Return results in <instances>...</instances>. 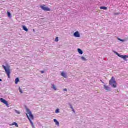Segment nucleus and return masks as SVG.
Instances as JSON below:
<instances>
[{
    "label": "nucleus",
    "mask_w": 128,
    "mask_h": 128,
    "mask_svg": "<svg viewBox=\"0 0 128 128\" xmlns=\"http://www.w3.org/2000/svg\"><path fill=\"white\" fill-rule=\"evenodd\" d=\"M26 110H27L28 114H26V116L28 118L29 120L32 128H34V122H32V120H34V116L32 113V112L30 110V109H27Z\"/></svg>",
    "instance_id": "obj_1"
},
{
    "label": "nucleus",
    "mask_w": 128,
    "mask_h": 128,
    "mask_svg": "<svg viewBox=\"0 0 128 128\" xmlns=\"http://www.w3.org/2000/svg\"><path fill=\"white\" fill-rule=\"evenodd\" d=\"M109 84L114 88H116V86L118 85L116 82V79L114 77H112L111 80H110Z\"/></svg>",
    "instance_id": "obj_2"
},
{
    "label": "nucleus",
    "mask_w": 128,
    "mask_h": 128,
    "mask_svg": "<svg viewBox=\"0 0 128 128\" xmlns=\"http://www.w3.org/2000/svg\"><path fill=\"white\" fill-rule=\"evenodd\" d=\"M8 78H10V66L8 67H6L4 66H2Z\"/></svg>",
    "instance_id": "obj_3"
},
{
    "label": "nucleus",
    "mask_w": 128,
    "mask_h": 128,
    "mask_svg": "<svg viewBox=\"0 0 128 128\" xmlns=\"http://www.w3.org/2000/svg\"><path fill=\"white\" fill-rule=\"evenodd\" d=\"M0 100L1 102H2L3 104H6V106H7L8 108H10V105L8 104V102L6 100L2 98H1L0 99Z\"/></svg>",
    "instance_id": "obj_4"
},
{
    "label": "nucleus",
    "mask_w": 128,
    "mask_h": 128,
    "mask_svg": "<svg viewBox=\"0 0 128 128\" xmlns=\"http://www.w3.org/2000/svg\"><path fill=\"white\" fill-rule=\"evenodd\" d=\"M117 56H119V58H123L124 60H126V58H128V56H122L120 54L118 53L116 54Z\"/></svg>",
    "instance_id": "obj_5"
},
{
    "label": "nucleus",
    "mask_w": 128,
    "mask_h": 128,
    "mask_svg": "<svg viewBox=\"0 0 128 128\" xmlns=\"http://www.w3.org/2000/svg\"><path fill=\"white\" fill-rule=\"evenodd\" d=\"M41 8L44 10V12H50V9L48 7H46V6H40Z\"/></svg>",
    "instance_id": "obj_6"
},
{
    "label": "nucleus",
    "mask_w": 128,
    "mask_h": 128,
    "mask_svg": "<svg viewBox=\"0 0 128 128\" xmlns=\"http://www.w3.org/2000/svg\"><path fill=\"white\" fill-rule=\"evenodd\" d=\"M74 36L75 38H80V33L78 32H76L74 34Z\"/></svg>",
    "instance_id": "obj_7"
},
{
    "label": "nucleus",
    "mask_w": 128,
    "mask_h": 128,
    "mask_svg": "<svg viewBox=\"0 0 128 128\" xmlns=\"http://www.w3.org/2000/svg\"><path fill=\"white\" fill-rule=\"evenodd\" d=\"M104 88L106 90H107V92H110V88L108 86H104Z\"/></svg>",
    "instance_id": "obj_8"
},
{
    "label": "nucleus",
    "mask_w": 128,
    "mask_h": 128,
    "mask_svg": "<svg viewBox=\"0 0 128 128\" xmlns=\"http://www.w3.org/2000/svg\"><path fill=\"white\" fill-rule=\"evenodd\" d=\"M54 122H55L56 126H60V122H58V120L56 119H54Z\"/></svg>",
    "instance_id": "obj_9"
},
{
    "label": "nucleus",
    "mask_w": 128,
    "mask_h": 128,
    "mask_svg": "<svg viewBox=\"0 0 128 128\" xmlns=\"http://www.w3.org/2000/svg\"><path fill=\"white\" fill-rule=\"evenodd\" d=\"M22 28L24 30H25V32H28V28H26V26H22Z\"/></svg>",
    "instance_id": "obj_10"
},
{
    "label": "nucleus",
    "mask_w": 128,
    "mask_h": 128,
    "mask_svg": "<svg viewBox=\"0 0 128 128\" xmlns=\"http://www.w3.org/2000/svg\"><path fill=\"white\" fill-rule=\"evenodd\" d=\"M62 76H63V78H66L67 76H66V74L64 72H62Z\"/></svg>",
    "instance_id": "obj_11"
},
{
    "label": "nucleus",
    "mask_w": 128,
    "mask_h": 128,
    "mask_svg": "<svg viewBox=\"0 0 128 128\" xmlns=\"http://www.w3.org/2000/svg\"><path fill=\"white\" fill-rule=\"evenodd\" d=\"M78 52L80 54H84V52L82 51V50L80 49H78Z\"/></svg>",
    "instance_id": "obj_12"
},
{
    "label": "nucleus",
    "mask_w": 128,
    "mask_h": 128,
    "mask_svg": "<svg viewBox=\"0 0 128 128\" xmlns=\"http://www.w3.org/2000/svg\"><path fill=\"white\" fill-rule=\"evenodd\" d=\"M18 82H20V79L18 78H16L15 80L16 84H18Z\"/></svg>",
    "instance_id": "obj_13"
},
{
    "label": "nucleus",
    "mask_w": 128,
    "mask_h": 128,
    "mask_svg": "<svg viewBox=\"0 0 128 128\" xmlns=\"http://www.w3.org/2000/svg\"><path fill=\"white\" fill-rule=\"evenodd\" d=\"M100 8V10H108V8L104 6H102Z\"/></svg>",
    "instance_id": "obj_14"
},
{
    "label": "nucleus",
    "mask_w": 128,
    "mask_h": 128,
    "mask_svg": "<svg viewBox=\"0 0 128 128\" xmlns=\"http://www.w3.org/2000/svg\"><path fill=\"white\" fill-rule=\"evenodd\" d=\"M11 126H15L16 128H18V125L16 122H14Z\"/></svg>",
    "instance_id": "obj_15"
},
{
    "label": "nucleus",
    "mask_w": 128,
    "mask_h": 128,
    "mask_svg": "<svg viewBox=\"0 0 128 128\" xmlns=\"http://www.w3.org/2000/svg\"><path fill=\"white\" fill-rule=\"evenodd\" d=\"M8 16L9 18H12V14L10 12H8Z\"/></svg>",
    "instance_id": "obj_16"
},
{
    "label": "nucleus",
    "mask_w": 128,
    "mask_h": 128,
    "mask_svg": "<svg viewBox=\"0 0 128 128\" xmlns=\"http://www.w3.org/2000/svg\"><path fill=\"white\" fill-rule=\"evenodd\" d=\"M52 86H53V89L54 90H57L56 87V86H54V84H53V85H52Z\"/></svg>",
    "instance_id": "obj_17"
},
{
    "label": "nucleus",
    "mask_w": 128,
    "mask_h": 128,
    "mask_svg": "<svg viewBox=\"0 0 128 128\" xmlns=\"http://www.w3.org/2000/svg\"><path fill=\"white\" fill-rule=\"evenodd\" d=\"M82 60H86V58H84V56H82Z\"/></svg>",
    "instance_id": "obj_18"
},
{
    "label": "nucleus",
    "mask_w": 128,
    "mask_h": 128,
    "mask_svg": "<svg viewBox=\"0 0 128 128\" xmlns=\"http://www.w3.org/2000/svg\"><path fill=\"white\" fill-rule=\"evenodd\" d=\"M60 112V110L59 109H57L56 111V114H58Z\"/></svg>",
    "instance_id": "obj_19"
},
{
    "label": "nucleus",
    "mask_w": 128,
    "mask_h": 128,
    "mask_svg": "<svg viewBox=\"0 0 128 128\" xmlns=\"http://www.w3.org/2000/svg\"><path fill=\"white\" fill-rule=\"evenodd\" d=\"M55 42H58V37H56L55 39Z\"/></svg>",
    "instance_id": "obj_20"
},
{
    "label": "nucleus",
    "mask_w": 128,
    "mask_h": 128,
    "mask_svg": "<svg viewBox=\"0 0 128 128\" xmlns=\"http://www.w3.org/2000/svg\"><path fill=\"white\" fill-rule=\"evenodd\" d=\"M118 40H120V42H126V40H122L120 39V38H118Z\"/></svg>",
    "instance_id": "obj_21"
},
{
    "label": "nucleus",
    "mask_w": 128,
    "mask_h": 128,
    "mask_svg": "<svg viewBox=\"0 0 128 128\" xmlns=\"http://www.w3.org/2000/svg\"><path fill=\"white\" fill-rule=\"evenodd\" d=\"M19 90L20 94H22V89H20V88H19Z\"/></svg>",
    "instance_id": "obj_22"
},
{
    "label": "nucleus",
    "mask_w": 128,
    "mask_h": 128,
    "mask_svg": "<svg viewBox=\"0 0 128 128\" xmlns=\"http://www.w3.org/2000/svg\"><path fill=\"white\" fill-rule=\"evenodd\" d=\"M114 16H118V14H120V13H114Z\"/></svg>",
    "instance_id": "obj_23"
},
{
    "label": "nucleus",
    "mask_w": 128,
    "mask_h": 128,
    "mask_svg": "<svg viewBox=\"0 0 128 128\" xmlns=\"http://www.w3.org/2000/svg\"><path fill=\"white\" fill-rule=\"evenodd\" d=\"M16 114H20V112L16 111Z\"/></svg>",
    "instance_id": "obj_24"
},
{
    "label": "nucleus",
    "mask_w": 128,
    "mask_h": 128,
    "mask_svg": "<svg viewBox=\"0 0 128 128\" xmlns=\"http://www.w3.org/2000/svg\"><path fill=\"white\" fill-rule=\"evenodd\" d=\"M64 92H68V89L65 88V89L64 90Z\"/></svg>",
    "instance_id": "obj_25"
},
{
    "label": "nucleus",
    "mask_w": 128,
    "mask_h": 128,
    "mask_svg": "<svg viewBox=\"0 0 128 128\" xmlns=\"http://www.w3.org/2000/svg\"><path fill=\"white\" fill-rule=\"evenodd\" d=\"M40 72L41 74H44V71H41Z\"/></svg>",
    "instance_id": "obj_26"
},
{
    "label": "nucleus",
    "mask_w": 128,
    "mask_h": 128,
    "mask_svg": "<svg viewBox=\"0 0 128 128\" xmlns=\"http://www.w3.org/2000/svg\"><path fill=\"white\" fill-rule=\"evenodd\" d=\"M0 82H2V79H0Z\"/></svg>",
    "instance_id": "obj_27"
},
{
    "label": "nucleus",
    "mask_w": 128,
    "mask_h": 128,
    "mask_svg": "<svg viewBox=\"0 0 128 128\" xmlns=\"http://www.w3.org/2000/svg\"><path fill=\"white\" fill-rule=\"evenodd\" d=\"M101 82H102V84H104V82H102V81H101Z\"/></svg>",
    "instance_id": "obj_28"
}]
</instances>
